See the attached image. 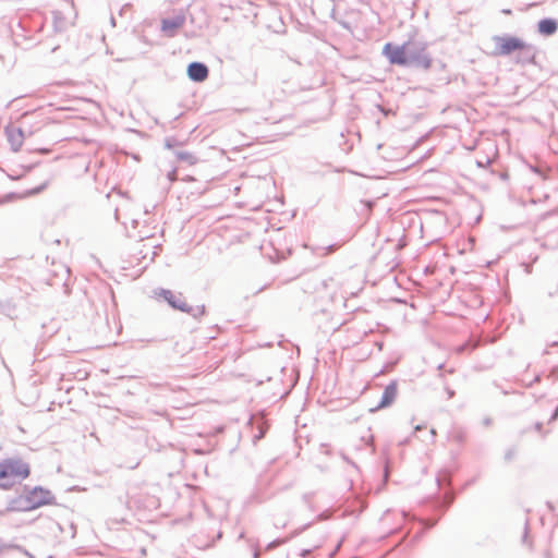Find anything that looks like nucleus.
<instances>
[{
  "label": "nucleus",
  "mask_w": 558,
  "mask_h": 558,
  "mask_svg": "<svg viewBox=\"0 0 558 558\" xmlns=\"http://www.w3.org/2000/svg\"><path fill=\"white\" fill-rule=\"evenodd\" d=\"M157 294L160 298H162L172 308L186 313L194 318H198L205 314L204 305H189L185 302V299L182 293H174L171 290L159 289V292Z\"/></svg>",
  "instance_id": "obj_1"
},
{
  "label": "nucleus",
  "mask_w": 558,
  "mask_h": 558,
  "mask_svg": "<svg viewBox=\"0 0 558 558\" xmlns=\"http://www.w3.org/2000/svg\"><path fill=\"white\" fill-rule=\"evenodd\" d=\"M407 49V65L418 66L428 69L432 64V59L427 53L426 44L422 41H408L405 43Z\"/></svg>",
  "instance_id": "obj_2"
},
{
  "label": "nucleus",
  "mask_w": 558,
  "mask_h": 558,
  "mask_svg": "<svg viewBox=\"0 0 558 558\" xmlns=\"http://www.w3.org/2000/svg\"><path fill=\"white\" fill-rule=\"evenodd\" d=\"M53 501L54 496L52 495V493L40 486L34 487L33 489L28 490L21 500L23 505V510H33L45 505H50Z\"/></svg>",
  "instance_id": "obj_3"
},
{
  "label": "nucleus",
  "mask_w": 558,
  "mask_h": 558,
  "mask_svg": "<svg viewBox=\"0 0 558 558\" xmlns=\"http://www.w3.org/2000/svg\"><path fill=\"white\" fill-rule=\"evenodd\" d=\"M494 43L499 56H509L514 51L518 52V50L523 47V40L509 35L495 36Z\"/></svg>",
  "instance_id": "obj_4"
},
{
  "label": "nucleus",
  "mask_w": 558,
  "mask_h": 558,
  "mask_svg": "<svg viewBox=\"0 0 558 558\" xmlns=\"http://www.w3.org/2000/svg\"><path fill=\"white\" fill-rule=\"evenodd\" d=\"M3 463L8 470L11 482L14 480H25L29 476V465L20 458L4 459Z\"/></svg>",
  "instance_id": "obj_5"
},
{
  "label": "nucleus",
  "mask_w": 558,
  "mask_h": 558,
  "mask_svg": "<svg viewBox=\"0 0 558 558\" xmlns=\"http://www.w3.org/2000/svg\"><path fill=\"white\" fill-rule=\"evenodd\" d=\"M384 53L389 59L390 63L407 65V49L405 44L402 46H393L388 43L384 47Z\"/></svg>",
  "instance_id": "obj_6"
},
{
  "label": "nucleus",
  "mask_w": 558,
  "mask_h": 558,
  "mask_svg": "<svg viewBox=\"0 0 558 558\" xmlns=\"http://www.w3.org/2000/svg\"><path fill=\"white\" fill-rule=\"evenodd\" d=\"M397 395H398L397 381H391L389 385H387L385 387L379 403L376 405L375 409H372V411H377V410L390 407L395 402Z\"/></svg>",
  "instance_id": "obj_7"
},
{
  "label": "nucleus",
  "mask_w": 558,
  "mask_h": 558,
  "mask_svg": "<svg viewBox=\"0 0 558 558\" xmlns=\"http://www.w3.org/2000/svg\"><path fill=\"white\" fill-rule=\"evenodd\" d=\"M8 142L13 151H19L24 142V132L21 128L9 125L4 129Z\"/></svg>",
  "instance_id": "obj_8"
},
{
  "label": "nucleus",
  "mask_w": 558,
  "mask_h": 558,
  "mask_svg": "<svg viewBox=\"0 0 558 558\" xmlns=\"http://www.w3.org/2000/svg\"><path fill=\"white\" fill-rule=\"evenodd\" d=\"M209 71L205 63L192 62L187 65V76L193 82H204L208 77Z\"/></svg>",
  "instance_id": "obj_9"
},
{
  "label": "nucleus",
  "mask_w": 558,
  "mask_h": 558,
  "mask_svg": "<svg viewBox=\"0 0 558 558\" xmlns=\"http://www.w3.org/2000/svg\"><path fill=\"white\" fill-rule=\"evenodd\" d=\"M185 17L178 15L171 19H163L161 21V31L168 36L173 37L175 32L183 26Z\"/></svg>",
  "instance_id": "obj_10"
},
{
  "label": "nucleus",
  "mask_w": 558,
  "mask_h": 558,
  "mask_svg": "<svg viewBox=\"0 0 558 558\" xmlns=\"http://www.w3.org/2000/svg\"><path fill=\"white\" fill-rule=\"evenodd\" d=\"M535 54V47L523 41V47L518 50L517 62L522 64L533 63Z\"/></svg>",
  "instance_id": "obj_11"
},
{
  "label": "nucleus",
  "mask_w": 558,
  "mask_h": 558,
  "mask_svg": "<svg viewBox=\"0 0 558 558\" xmlns=\"http://www.w3.org/2000/svg\"><path fill=\"white\" fill-rule=\"evenodd\" d=\"M558 23L554 19H543L538 22V32L543 35L550 36L557 32Z\"/></svg>",
  "instance_id": "obj_12"
},
{
  "label": "nucleus",
  "mask_w": 558,
  "mask_h": 558,
  "mask_svg": "<svg viewBox=\"0 0 558 558\" xmlns=\"http://www.w3.org/2000/svg\"><path fill=\"white\" fill-rule=\"evenodd\" d=\"M173 154L179 161L185 162L190 166L195 165L198 160L196 156L185 150H174Z\"/></svg>",
  "instance_id": "obj_13"
},
{
  "label": "nucleus",
  "mask_w": 558,
  "mask_h": 558,
  "mask_svg": "<svg viewBox=\"0 0 558 558\" xmlns=\"http://www.w3.org/2000/svg\"><path fill=\"white\" fill-rule=\"evenodd\" d=\"M12 484L13 482H11L8 470L2 460L0 462V488H9Z\"/></svg>",
  "instance_id": "obj_14"
},
{
  "label": "nucleus",
  "mask_w": 558,
  "mask_h": 558,
  "mask_svg": "<svg viewBox=\"0 0 558 558\" xmlns=\"http://www.w3.org/2000/svg\"><path fill=\"white\" fill-rule=\"evenodd\" d=\"M450 437L457 444H462L465 440L464 432L460 430V429H457V430L452 432Z\"/></svg>",
  "instance_id": "obj_15"
},
{
  "label": "nucleus",
  "mask_w": 558,
  "mask_h": 558,
  "mask_svg": "<svg viewBox=\"0 0 558 558\" xmlns=\"http://www.w3.org/2000/svg\"><path fill=\"white\" fill-rule=\"evenodd\" d=\"M517 453H518V449H517V447H510V448H508V449L506 450V452H505V457H504L505 461H506V462H510V461H512V460L517 457Z\"/></svg>",
  "instance_id": "obj_16"
},
{
  "label": "nucleus",
  "mask_w": 558,
  "mask_h": 558,
  "mask_svg": "<svg viewBox=\"0 0 558 558\" xmlns=\"http://www.w3.org/2000/svg\"><path fill=\"white\" fill-rule=\"evenodd\" d=\"M527 534H529L527 522H525V524H524V533H523V536H522V543L525 544V545L531 546V544L527 542V537H529Z\"/></svg>",
  "instance_id": "obj_17"
},
{
  "label": "nucleus",
  "mask_w": 558,
  "mask_h": 558,
  "mask_svg": "<svg viewBox=\"0 0 558 558\" xmlns=\"http://www.w3.org/2000/svg\"><path fill=\"white\" fill-rule=\"evenodd\" d=\"M167 177L171 183L174 182L177 180V170L172 169L171 171L168 172Z\"/></svg>",
  "instance_id": "obj_18"
},
{
  "label": "nucleus",
  "mask_w": 558,
  "mask_h": 558,
  "mask_svg": "<svg viewBox=\"0 0 558 558\" xmlns=\"http://www.w3.org/2000/svg\"><path fill=\"white\" fill-rule=\"evenodd\" d=\"M174 142H175V141H174V140H172V138H167V140H166V142H165V146H166V148H168V149L173 148Z\"/></svg>",
  "instance_id": "obj_19"
},
{
  "label": "nucleus",
  "mask_w": 558,
  "mask_h": 558,
  "mask_svg": "<svg viewBox=\"0 0 558 558\" xmlns=\"http://www.w3.org/2000/svg\"><path fill=\"white\" fill-rule=\"evenodd\" d=\"M282 543H284V541H283V539H277V541H274L272 543H270V544L268 545V548H274V547H276V546H278V545L282 544Z\"/></svg>",
  "instance_id": "obj_20"
},
{
  "label": "nucleus",
  "mask_w": 558,
  "mask_h": 558,
  "mask_svg": "<svg viewBox=\"0 0 558 558\" xmlns=\"http://www.w3.org/2000/svg\"><path fill=\"white\" fill-rule=\"evenodd\" d=\"M446 391H447L449 399H451L454 396V391L452 389H450L449 387H446Z\"/></svg>",
  "instance_id": "obj_21"
},
{
  "label": "nucleus",
  "mask_w": 558,
  "mask_h": 558,
  "mask_svg": "<svg viewBox=\"0 0 558 558\" xmlns=\"http://www.w3.org/2000/svg\"><path fill=\"white\" fill-rule=\"evenodd\" d=\"M311 554V549H303L301 553H300V556L301 557H306Z\"/></svg>",
  "instance_id": "obj_22"
},
{
  "label": "nucleus",
  "mask_w": 558,
  "mask_h": 558,
  "mask_svg": "<svg viewBox=\"0 0 558 558\" xmlns=\"http://www.w3.org/2000/svg\"><path fill=\"white\" fill-rule=\"evenodd\" d=\"M557 417H558V408L554 411V413H553V415H551V417H550V420H549V421H550V422H551V421H555V420H557Z\"/></svg>",
  "instance_id": "obj_23"
},
{
  "label": "nucleus",
  "mask_w": 558,
  "mask_h": 558,
  "mask_svg": "<svg viewBox=\"0 0 558 558\" xmlns=\"http://www.w3.org/2000/svg\"><path fill=\"white\" fill-rule=\"evenodd\" d=\"M542 427H543V424H542V423H536V424H535V429H536L537 432H541V430H542Z\"/></svg>",
  "instance_id": "obj_24"
},
{
  "label": "nucleus",
  "mask_w": 558,
  "mask_h": 558,
  "mask_svg": "<svg viewBox=\"0 0 558 558\" xmlns=\"http://www.w3.org/2000/svg\"><path fill=\"white\" fill-rule=\"evenodd\" d=\"M421 429H422L421 425L415 426V430H421Z\"/></svg>",
  "instance_id": "obj_25"
},
{
  "label": "nucleus",
  "mask_w": 558,
  "mask_h": 558,
  "mask_svg": "<svg viewBox=\"0 0 558 558\" xmlns=\"http://www.w3.org/2000/svg\"><path fill=\"white\" fill-rule=\"evenodd\" d=\"M430 434H432V436L434 437V436L436 435L435 429H430Z\"/></svg>",
  "instance_id": "obj_26"
},
{
  "label": "nucleus",
  "mask_w": 558,
  "mask_h": 558,
  "mask_svg": "<svg viewBox=\"0 0 558 558\" xmlns=\"http://www.w3.org/2000/svg\"><path fill=\"white\" fill-rule=\"evenodd\" d=\"M264 436V432L262 430L257 438H262Z\"/></svg>",
  "instance_id": "obj_27"
}]
</instances>
